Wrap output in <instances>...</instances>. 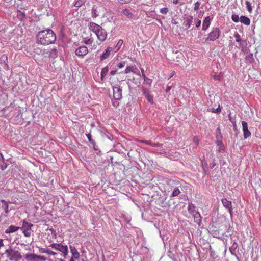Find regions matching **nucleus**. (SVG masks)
I'll use <instances>...</instances> for the list:
<instances>
[{"label":"nucleus","instance_id":"nucleus-1","mask_svg":"<svg viewBox=\"0 0 261 261\" xmlns=\"http://www.w3.org/2000/svg\"><path fill=\"white\" fill-rule=\"evenodd\" d=\"M56 40L55 33L49 29L39 31L36 36V43L43 45L54 43Z\"/></svg>","mask_w":261,"mask_h":261},{"label":"nucleus","instance_id":"nucleus-2","mask_svg":"<svg viewBox=\"0 0 261 261\" xmlns=\"http://www.w3.org/2000/svg\"><path fill=\"white\" fill-rule=\"evenodd\" d=\"M221 31L218 27H212L205 39L206 41L214 42L219 38L221 35Z\"/></svg>","mask_w":261,"mask_h":261},{"label":"nucleus","instance_id":"nucleus-3","mask_svg":"<svg viewBox=\"0 0 261 261\" xmlns=\"http://www.w3.org/2000/svg\"><path fill=\"white\" fill-rule=\"evenodd\" d=\"M6 254L9 260L12 261H18L22 258V256L18 251L13 249L6 250Z\"/></svg>","mask_w":261,"mask_h":261},{"label":"nucleus","instance_id":"nucleus-4","mask_svg":"<svg viewBox=\"0 0 261 261\" xmlns=\"http://www.w3.org/2000/svg\"><path fill=\"white\" fill-rule=\"evenodd\" d=\"M50 247L53 249L62 252L64 258H65L68 254V249L67 245H63L61 244L53 243L50 244Z\"/></svg>","mask_w":261,"mask_h":261},{"label":"nucleus","instance_id":"nucleus-5","mask_svg":"<svg viewBox=\"0 0 261 261\" xmlns=\"http://www.w3.org/2000/svg\"><path fill=\"white\" fill-rule=\"evenodd\" d=\"M33 226V224L27 222L25 220L23 221L22 226L20 227L25 237H29L32 233L31 228Z\"/></svg>","mask_w":261,"mask_h":261},{"label":"nucleus","instance_id":"nucleus-6","mask_svg":"<svg viewBox=\"0 0 261 261\" xmlns=\"http://www.w3.org/2000/svg\"><path fill=\"white\" fill-rule=\"evenodd\" d=\"M233 36L236 39V41L239 44V48L242 51H244L247 47V40L242 39L241 36L237 32H234Z\"/></svg>","mask_w":261,"mask_h":261},{"label":"nucleus","instance_id":"nucleus-7","mask_svg":"<svg viewBox=\"0 0 261 261\" xmlns=\"http://www.w3.org/2000/svg\"><path fill=\"white\" fill-rule=\"evenodd\" d=\"M222 70V68L221 66L220 68L218 66H215L211 75L215 80L220 81L223 75Z\"/></svg>","mask_w":261,"mask_h":261},{"label":"nucleus","instance_id":"nucleus-8","mask_svg":"<svg viewBox=\"0 0 261 261\" xmlns=\"http://www.w3.org/2000/svg\"><path fill=\"white\" fill-rule=\"evenodd\" d=\"M113 97L115 100H120L122 98V89L119 85H115L113 88Z\"/></svg>","mask_w":261,"mask_h":261},{"label":"nucleus","instance_id":"nucleus-9","mask_svg":"<svg viewBox=\"0 0 261 261\" xmlns=\"http://www.w3.org/2000/svg\"><path fill=\"white\" fill-rule=\"evenodd\" d=\"M27 261H37L39 259L41 261H46V258L43 256L38 255L35 254H27L25 255Z\"/></svg>","mask_w":261,"mask_h":261},{"label":"nucleus","instance_id":"nucleus-10","mask_svg":"<svg viewBox=\"0 0 261 261\" xmlns=\"http://www.w3.org/2000/svg\"><path fill=\"white\" fill-rule=\"evenodd\" d=\"M95 35L97 39L101 42L105 41L107 38V32L106 30L102 27H101Z\"/></svg>","mask_w":261,"mask_h":261},{"label":"nucleus","instance_id":"nucleus-11","mask_svg":"<svg viewBox=\"0 0 261 261\" xmlns=\"http://www.w3.org/2000/svg\"><path fill=\"white\" fill-rule=\"evenodd\" d=\"M196 206L192 203L188 204V211L194 217V218L201 217L200 214L196 211Z\"/></svg>","mask_w":261,"mask_h":261},{"label":"nucleus","instance_id":"nucleus-12","mask_svg":"<svg viewBox=\"0 0 261 261\" xmlns=\"http://www.w3.org/2000/svg\"><path fill=\"white\" fill-rule=\"evenodd\" d=\"M88 53V48L86 46H81L79 47L75 51L76 56L79 57H84Z\"/></svg>","mask_w":261,"mask_h":261},{"label":"nucleus","instance_id":"nucleus-13","mask_svg":"<svg viewBox=\"0 0 261 261\" xmlns=\"http://www.w3.org/2000/svg\"><path fill=\"white\" fill-rule=\"evenodd\" d=\"M242 129L244 139H247L251 136V133L248 128V124L246 122L242 121Z\"/></svg>","mask_w":261,"mask_h":261},{"label":"nucleus","instance_id":"nucleus-14","mask_svg":"<svg viewBox=\"0 0 261 261\" xmlns=\"http://www.w3.org/2000/svg\"><path fill=\"white\" fill-rule=\"evenodd\" d=\"M212 19L213 17H211L210 16H207L204 18L202 23V31H205L209 28Z\"/></svg>","mask_w":261,"mask_h":261},{"label":"nucleus","instance_id":"nucleus-15","mask_svg":"<svg viewBox=\"0 0 261 261\" xmlns=\"http://www.w3.org/2000/svg\"><path fill=\"white\" fill-rule=\"evenodd\" d=\"M221 201L223 206L228 210L230 215L231 216L232 215L231 202L226 198H223Z\"/></svg>","mask_w":261,"mask_h":261},{"label":"nucleus","instance_id":"nucleus-16","mask_svg":"<svg viewBox=\"0 0 261 261\" xmlns=\"http://www.w3.org/2000/svg\"><path fill=\"white\" fill-rule=\"evenodd\" d=\"M193 16L189 15L188 16H186L184 18V21L183 23V25L186 27V29H189L191 26V24L193 22Z\"/></svg>","mask_w":261,"mask_h":261},{"label":"nucleus","instance_id":"nucleus-17","mask_svg":"<svg viewBox=\"0 0 261 261\" xmlns=\"http://www.w3.org/2000/svg\"><path fill=\"white\" fill-rule=\"evenodd\" d=\"M101 27L100 25L93 22H91L88 24L89 29L94 33L95 34L98 32Z\"/></svg>","mask_w":261,"mask_h":261},{"label":"nucleus","instance_id":"nucleus-18","mask_svg":"<svg viewBox=\"0 0 261 261\" xmlns=\"http://www.w3.org/2000/svg\"><path fill=\"white\" fill-rule=\"evenodd\" d=\"M113 51V48L111 47H108L105 51L101 54L100 57V59L101 61H103L106 59H107L110 55L111 52Z\"/></svg>","mask_w":261,"mask_h":261},{"label":"nucleus","instance_id":"nucleus-19","mask_svg":"<svg viewBox=\"0 0 261 261\" xmlns=\"http://www.w3.org/2000/svg\"><path fill=\"white\" fill-rule=\"evenodd\" d=\"M70 249L72 254L71 257L74 258L75 259H79L80 258V254L76 248L74 246H70Z\"/></svg>","mask_w":261,"mask_h":261},{"label":"nucleus","instance_id":"nucleus-20","mask_svg":"<svg viewBox=\"0 0 261 261\" xmlns=\"http://www.w3.org/2000/svg\"><path fill=\"white\" fill-rule=\"evenodd\" d=\"M240 22L245 25H249L250 24V19L246 16L242 15L240 16Z\"/></svg>","mask_w":261,"mask_h":261},{"label":"nucleus","instance_id":"nucleus-21","mask_svg":"<svg viewBox=\"0 0 261 261\" xmlns=\"http://www.w3.org/2000/svg\"><path fill=\"white\" fill-rule=\"evenodd\" d=\"M20 228L14 225H10L5 231L6 233H10L17 231Z\"/></svg>","mask_w":261,"mask_h":261},{"label":"nucleus","instance_id":"nucleus-22","mask_svg":"<svg viewBox=\"0 0 261 261\" xmlns=\"http://www.w3.org/2000/svg\"><path fill=\"white\" fill-rule=\"evenodd\" d=\"M122 13L128 18H132L133 16V13L128 9H124L122 11Z\"/></svg>","mask_w":261,"mask_h":261},{"label":"nucleus","instance_id":"nucleus-23","mask_svg":"<svg viewBox=\"0 0 261 261\" xmlns=\"http://www.w3.org/2000/svg\"><path fill=\"white\" fill-rule=\"evenodd\" d=\"M123 44V40L120 39L118 41L116 45L113 48V51L115 53L118 51L120 49V48L122 46Z\"/></svg>","mask_w":261,"mask_h":261},{"label":"nucleus","instance_id":"nucleus-24","mask_svg":"<svg viewBox=\"0 0 261 261\" xmlns=\"http://www.w3.org/2000/svg\"><path fill=\"white\" fill-rule=\"evenodd\" d=\"M86 0H75L74 3V6L76 8H80L82 5L85 4Z\"/></svg>","mask_w":261,"mask_h":261},{"label":"nucleus","instance_id":"nucleus-25","mask_svg":"<svg viewBox=\"0 0 261 261\" xmlns=\"http://www.w3.org/2000/svg\"><path fill=\"white\" fill-rule=\"evenodd\" d=\"M7 56L6 55H3L0 58V64L2 65H8L7 62Z\"/></svg>","mask_w":261,"mask_h":261},{"label":"nucleus","instance_id":"nucleus-26","mask_svg":"<svg viewBox=\"0 0 261 261\" xmlns=\"http://www.w3.org/2000/svg\"><path fill=\"white\" fill-rule=\"evenodd\" d=\"M91 11V16L93 18H96L99 16L98 12L95 6L92 7Z\"/></svg>","mask_w":261,"mask_h":261},{"label":"nucleus","instance_id":"nucleus-27","mask_svg":"<svg viewBox=\"0 0 261 261\" xmlns=\"http://www.w3.org/2000/svg\"><path fill=\"white\" fill-rule=\"evenodd\" d=\"M231 19L234 22L238 23L240 21V17L237 14H232L231 15Z\"/></svg>","mask_w":261,"mask_h":261},{"label":"nucleus","instance_id":"nucleus-28","mask_svg":"<svg viewBox=\"0 0 261 261\" xmlns=\"http://www.w3.org/2000/svg\"><path fill=\"white\" fill-rule=\"evenodd\" d=\"M1 202L4 204V209L5 213L8 214L9 212V206L7 202L5 200H1Z\"/></svg>","mask_w":261,"mask_h":261},{"label":"nucleus","instance_id":"nucleus-29","mask_svg":"<svg viewBox=\"0 0 261 261\" xmlns=\"http://www.w3.org/2000/svg\"><path fill=\"white\" fill-rule=\"evenodd\" d=\"M108 71V67H105L103 68L101 72V78L103 79L107 74V72Z\"/></svg>","mask_w":261,"mask_h":261},{"label":"nucleus","instance_id":"nucleus-30","mask_svg":"<svg viewBox=\"0 0 261 261\" xmlns=\"http://www.w3.org/2000/svg\"><path fill=\"white\" fill-rule=\"evenodd\" d=\"M209 111L215 113H220L221 112V108L220 107V106L219 105L217 109H210Z\"/></svg>","mask_w":261,"mask_h":261},{"label":"nucleus","instance_id":"nucleus-31","mask_svg":"<svg viewBox=\"0 0 261 261\" xmlns=\"http://www.w3.org/2000/svg\"><path fill=\"white\" fill-rule=\"evenodd\" d=\"M245 4L248 11L250 13L252 11V7L251 6V3L248 1H246Z\"/></svg>","mask_w":261,"mask_h":261},{"label":"nucleus","instance_id":"nucleus-32","mask_svg":"<svg viewBox=\"0 0 261 261\" xmlns=\"http://www.w3.org/2000/svg\"><path fill=\"white\" fill-rule=\"evenodd\" d=\"M152 83V80L148 77H145L144 80V84L150 87Z\"/></svg>","mask_w":261,"mask_h":261},{"label":"nucleus","instance_id":"nucleus-33","mask_svg":"<svg viewBox=\"0 0 261 261\" xmlns=\"http://www.w3.org/2000/svg\"><path fill=\"white\" fill-rule=\"evenodd\" d=\"M18 16L20 18L21 20H22L25 17V14L24 12H22L21 11H18Z\"/></svg>","mask_w":261,"mask_h":261},{"label":"nucleus","instance_id":"nucleus-34","mask_svg":"<svg viewBox=\"0 0 261 261\" xmlns=\"http://www.w3.org/2000/svg\"><path fill=\"white\" fill-rule=\"evenodd\" d=\"M145 97L147 98L148 101L152 104L153 103V97L152 95H150V93L145 96Z\"/></svg>","mask_w":261,"mask_h":261},{"label":"nucleus","instance_id":"nucleus-35","mask_svg":"<svg viewBox=\"0 0 261 261\" xmlns=\"http://www.w3.org/2000/svg\"><path fill=\"white\" fill-rule=\"evenodd\" d=\"M138 142L140 143H145L147 145H150L152 146H153L154 145V144L152 143L151 141L150 140H139Z\"/></svg>","mask_w":261,"mask_h":261},{"label":"nucleus","instance_id":"nucleus-36","mask_svg":"<svg viewBox=\"0 0 261 261\" xmlns=\"http://www.w3.org/2000/svg\"><path fill=\"white\" fill-rule=\"evenodd\" d=\"M180 193V191L178 188H175L173 190V192L172 194V196L174 197L178 195L179 193Z\"/></svg>","mask_w":261,"mask_h":261},{"label":"nucleus","instance_id":"nucleus-37","mask_svg":"<svg viewBox=\"0 0 261 261\" xmlns=\"http://www.w3.org/2000/svg\"><path fill=\"white\" fill-rule=\"evenodd\" d=\"M86 135L87 137L89 142L92 144H95V142L94 140L92 139L91 135L90 134H86Z\"/></svg>","mask_w":261,"mask_h":261},{"label":"nucleus","instance_id":"nucleus-38","mask_svg":"<svg viewBox=\"0 0 261 261\" xmlns=\"http://www.w3.org/2000/svg\"><path fill=\"white\" fill-rule=\"evenodd\" d=\"M169 11V9L167 7H164L161 8L160 10V12L163 14H166Z\"/></svg>","mask_w":261,"mask_h":261},{"label":"nucleus","instance_id":"nucleus-39","mask_svg":"<svg viewBox=\"0 0 261 261\" xmlns=\"http://www.w3.org/2000/svg\"><path fill=\"white\" fill-rule=\"evenodd\" d=\"M195 23L196 28H198L200 27L201 24V21L198 18L195 19Z\"/></svg>","mask_w":261,"mask_h":261},{"label":"nucleus","instance_id":"nucleus-40","mask_svg":"<svg viewBox=\"0 0 261 261\" xmlns=\"http://www.w3.org/2000/svg\"><path fill=\"white\" fill-rule=\"evenodd\" d=\"M142 91L143 92V95L144 96H145L146 95H148V94H149V90L147 88H145V87H142Z\"/></svg>","mask_w":261,"mask_h":261},{"label":"nucleus","instance_id":"nucleus-41","mask_svg":"<svg viewBox=\"0 0 261 261\" xmlns=\"http://www.w3.org/2000/svg\"><path fill=\"white\" fill-rule=\"evenodd\" d=\"M93 42V40L91 38H89L87 40H85L84 41V43L87 45H92Z\"/></svg>","mask_w":261,"mask_h":261},{"label":"nucleus","instance_id":"nucleus-42","mask_svg":"<svg viewBox=\"0 0 261 261\" xmlns=\"http://www.w3.org/2000/svg\"><path fill=\"white\" fill-rule=\"evenodd\" d=\"M200 5V3L199 2H196L194 4V10L197 11L198 10V9L199 8Z\"/></svg>","mask_w":261,"mask_h":261},{"label":"nucleus","instance_id":"nucleus-43","mask_svg":"<svg viewBox=\"0 0 261 261\" xmlns=\"http://www.w3.org/2000/svg\"><path fill=\"white\" fill-rule=\"evenodd\" d=\"M193 141L197 146H198L199 145V140L197 136H194L193 138Z\"/></svg>","mask_w":261,"mask_h":261},{"label":"nucleus","instance_id":"nucleus-44","mask_svg":"<svg viewBox=\"0 0 261 261\" xmlns=\"http://www.w3.org/2000/svg\"><path fill=\"white\" fill-rule=\"evenodd\" d=\"M253 54H250L248 56L246 57V59L249 61V62H251V61L253 60Z\"/></svg>","mask_w":261,"mask_h":261},{"label":"nucleus","instance_id":"nucleus-45","mask_svg":"<svg viewBox=\"0 0 261 261\" xmlns=\"http://www.w3.org/2000/svg\"><path fill=\"white\" fill-rule=\"evenodd\" d=\"M132 0H119L120 3L122 4L129 3Z\"/></svg>","mask_w":261,"mask_h":261},{"label":"nucleus","instance_id":"nucleus-46","mask_svg":"<svg viewBox=\"0 0 261 261\" xmlns=\"http://www.w3.org/2000/svg\"><path fill=\"white\" fill-rule=\"evenodd\" d=\"M47 254L48 255H53V256L57 255V253H56L51 250H48Z\"/></svg>","mask_w":261,"mask_h":261},{"label":"nucleus","instance_id":"nucleus-47","mask_svg":"<svg viewBox=\"0 0 261 261\" xmlns=\"http://www.w3.org/2000/svg\"><path fill=\"white\" fill-rule=\"evenodd\" d=\"M134 66H128L126 68V69H125V73H127L128 72H129L131 70V68H133Z\"/></svg>","mask_w":261,"mask_h":261},{"label":"nucleus","instance_id":"nucleus-48","mask_svg":"<svg viewBox=\"0 0 261 261\" xmlns=\"http://www.w3.org/2000/svg\"><path fill=\"white\" fill-rule=\"evenodd\" d=\"M216 143H217V145L219 146L220 147V146L222 145V141L220 140V141L217 140L216 142Z\"/></svg>","mask_w":261,"mask_h":261},{"label":"nucleus","instance_id":"nucleus-49","mask_svg":"<svg viewBox=\"0 0 261 261\" xmlns=\"http://www.w3.org/2000/svg\"><path fill=\"white\" fill-rule=\"evenodd\" d=\"M48 250V249H41V252L42 253H47V254Z\"/></svg>","mask_w":261,"mask_h":261},{"label":"nucleus","instance_id":"nucleus-50","mask_svg":"<svg viewBox=\"0 0 261 261\" xmlns=\"http://www.w3.org/2000/svg\"><path fill=\"white\" fill-rule=\"evenodd\" d=\"M171 23L173 24H177L178 23V22L176 21L175 19H172L171 20Z\"/></svg>","mask_w":261,"mask_h":261},{"label":"nucleus","instance_id":"nucleus-51","mask_svg":"<svg viewBox=\"0 0 261 261\" xmlns=\"http://www.w3.org/2000/svg\"><path fill=\"white\" fill-rule=\"evenodd\" d=\"M4 246L3 240L0 239V248Z\"/></svg>","mask_w":261,"mask_h":261},{"label":"nucleus","instance_id":"nucleus-52","mask_svg":"<svg viewBox=\"0 0 261 261\" xmlns=\"http://www.w3.org/2000/svg\"><path fill=\"white\" fill-rule=\"evenodd\" d=\"M178 1H179V0H173V3L174 4L176 5V4H177L178 3Z\"/></svg>","mask_w":261,"mask_h":261},{"label":"nucleus","instance_id":"nucleus-53","mask_svg":"<svg viewBox=\"0 0 261 261\" xmlns=\"http://www.w3.org/2000/svg\"><path fill=\"white\" fill-rule=\"evenodd\" d=\"M175 74V71H173L170 75V76L169 77V78H171L172 77V76H173Z\"/></svg>","mask_w":261,"mask_h":261},{"label":"nucleus","instance_id":"nucleus-54","mask_svg":"<svg viewBox=\"0 0 261 261\" xmlns=\"http://www.w3.org/2000/svg\"><path fill=\"white\" fill-rule=\"evenodd\" d=\"M54 52H55V54H56L57 52V50L56 49H53L51 54H53Z\"/></svg>","mask_w":261,"mask_h":261},{"label":"nucleus","instance_id":"nucleus-55","mask_svg":"<svg viewBox=\"0 0 261 261\" xmlns=\"http://www.w3.org/2000/svg\"><path fill=\"white\" fill-rule=\"evenodd\" d=\"M116 72V71H111V75H114V74H115Z\"/></svg>","mask_w":261,"mask_h":261},{"label":"nucleus","instance_id":"nucleus-56","mask_svg":"<svg viewBox=\"0 0 261 261\" xmlns=\"http://www.w3.org/2000/svg\"><path fill=\"white\" fill-rule=\"evenodd\" d=\"M142 76H143V78H144V80L145 79V77H147L146 76V75H145V74H144V73H142Z\"/></svg>","mask_w":261,"mask_h":261},{"label":"nucleus","instance_id":"nucleus-57","mask_svg":"<svg viewBox=\"0 0 261 261\" xmlns=\"http://www.w3.org/2000/svg\"><path fill=\"white\" fill-rule=\"evenodd\" d=\"M74 259H75L74 258L71 257L69 261H75Z\"/></svg>","mask_w":261,"mask_h":261},{"label":"nucleus","instance_id":"nucleus-58","mask_svg":"<svg viewBox=\"0 0 261 261\" xmlns=\"http://www.w3.org/2000/svg\"><path fill=\"white\" fill-rule=\"evenodd\" d=\"M215 165V164L214 163L212 166H210L211 168L212 169Z\"/></svg>","mask_w":261,"mask_h":261},{"label":"nucleus","instance_id":"nucleus-59","mask_svg":"<svg viewBox=\"0 0 261 261\" xmlns=\"http://www.w3.org/2000/svg\"><path fill=\"white\" fill-rule=\"evenodd\" d=\"M170 88H171L170 87L168 86V87H167V89H166V91H168L170 90Z\"/></svg>","mask_w":261,"mask_h":261},{"label":"nucleus","instance_id":"nucleus-60","mask_svg":"<svg viewBox=\"0 0 261 261\" xmlns=\"http://www.w3.org/2000/svg\"><path fill=\"white\" fill-rule=\"evenodd\" d=\"M203 13V11H201L200 12V13H199V16H200V15H201Z\"/></svg>","mask_w":261,"mask_h":261},{"label":"nucleus","instance_id":"nucleus-61","mask_svg":"<svg viewBox=\"0 0 261 261\" xmlns=\"http://www.w3.org/2000/svg\"><path fill=\"white\" fill-rule=\"evenodd\" d=\"M159 22H160L161 24H162V22L160 19H157Z\"/></svg>","mask_w":261,"mask_h":261},{"label":"nucleus","instance_id":"nucleus-62","mask_svg":"<svg viewBox=\"0 0 261 261\" xmlns=\"http://www.w3.org/2000/svg\"><path fill=\"white\" fill-rule=\"evenodd\" d=\"M118 65L121 66V65H122V63H119V64H118Z\"/></svg>","mask_w":261,"mask_h":261},{"label":"nucleus","instance_id":"nucleus-63","mask_svg":"<svg viewBox=\"0 0 261 261\" xmlns=\"http://www.w3.org/2000/svg\"><path fill=\"white\" fill-rule=\"evenodd\" d=\"M119 68H122L123 66H119Z\"/></svg>","mask_w":261,"mask_h":261}]
</instances>
